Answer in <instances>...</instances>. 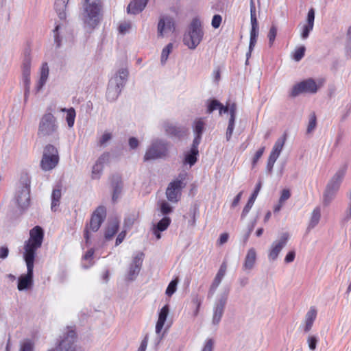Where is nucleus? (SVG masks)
<instances>
[{"label":"nucleus","instance_id":"obj_30","mask_svg":"<svg viewBox=\"0 0 351 351\" xmlns=\"http://www.w3.org/2000/svg\"><path fill=\"white\" fill-rule=\"evenodd\" d=\"M121 91L122 90L115 86V85L108 83L106 95L107 100L110 102L114 101L118 98Z\"/></svg>","mask_w":351,"mask_h":351},{"label":"nucleus","instance_id":"obj_21","mask_svg":"<svg viewBox=\"0 0 351 351\" xmlns=\"http://www.w3.org/2000/svg\"><path fill=\"white\" fill-rule=\"evenodd\" d=\"M49 74V69L47 62H43L40 67V77L34 88L35 93H38L45 85Z\"/></svg>","mask_w":351,"mask_h":351},{"label":"nucleus","instance_id":"obj_8","mask_svg":"<svg viewBox=\"0 0 351 351\" xmlns=\"http://www.w3.org/2000/svg\"><path fill=\"white\" fill-rule=\"evenodd\" d=\"M106 209L104 206H99L93 213L89 225H86L84 229V237L86 246L90 245V231L97 232L101 223L106 219Z\"/></svg>","mask_w":351,"mask_h":351},{"label":"nucleus","instance_id":"obj_13","mask_svg":"<svg viewBox=\"0 0 351 351\" xmlns=\"http://www.w3.org/2000/svg\"><path fill=\"white\" fill-rule=\"evenodd\" d=\"M317 89L315 81L312 78H308L295 84L291 88L289 95L291 97H295L303 93H315Z\"/></svg>","mask_w":351,"mask_h":351},{"label":"nucleus","instance_id":"obj_44","mask_svg":"<svg viewBox=\"0 0 351 351\" xmlns=\"http://www.w3.org/2000/svg\"><path fill=\"white\" fill-rule=\"evenodd\" d=\"M172 49H173V44L172 43H169L162 49V53H161V59H160V62L162 65H164L166 63V62L169 58V55L171 52Z\"/></svg>","mask_w":351,"mask_h":351},{"label":"nucleus","instance_id":"obj_62","mask_svg":"<svg viewBox=\"0 0 351 351\" xmlns=\"http://www.w3.org/2000/svg\"><path fill=\"white\" fill-rule=\"evenodd\" d=\"M346 54L347 57L351 58V35H350V28L348 29V38L346 45Z\"/></svg>","mask_w":351,"mask_h":351},{"label":"nucleus","instance_id":"obj_27","mask_svg":"<svg viewBox=\"0 0 351 351\" xmlns=\"http://www.w3.org/2000/svg\"><path fill=\"white\" fill-rule=\"evenodd\" d=\"M112 186L113 188L112 200L113 202H116L121 193L123 187L121 178L119 176H114L112 177Z\"/></svg>","mask_w":351,"mask_h":351},{"label":"nucleus","instance_id":"obj_45","mask_svg":"<svg viewBox=\"0 0 351 351\" xmlns=\"http://www.w3.org/2000/svg\"><path fill=\"white\" fill-rule=\"evenodd\" d=\"M95 250L93 248H90L85 253V254L82 256L83 261H89L90 264L86 265L82 263V267L84 269H88L93 265L92 262V259L94 255Z\"/></svg>","mask_w":351,"mask_h":351},{"label":"nucleus","instance_id":"obj_39","mask_svg":"<svg viewBox=\"0 0 351 351\" xmlns=\"http://www.w3.org/2000/svg\"><path fill=\"white\" fill-rule=\"evenodd\" d=\"M22 80L24 86V99L26 101L30 92V74H22Z\"/></svg>","mask_w":351,"mask_h":351},{"label":"nucleus","instance_id":"obj_59","mask_svg":"<svg viewBox=\"0 0 351 351\" xmlns=\"http://www.w3.org/2000/svg\"><path fill=\"white\" fill-rule=\"evenodd\" d=\"M254 202H252L250 200L247 201V204L244 206L243 211L241 215V219H243L249 213L250 210H251L252 207L253 206Z\"/></svg>","mask_w":351,"mask_h":351},{"label":"nucleus","instance_id":"obj_50","mask_svg":"<svg viewBox=\"0 0 351 351\" xmlns=\"http://www.w3.org/2000/svg\"><path fill=\"white\" fill-rule=\"evenodd\" d=\"M306 48L304 46H300L297 48L293 53V58L295 61L299 62L304 57L305 53Z\"/></svg>","mask_w":351,"mask_h":351},{"label":"nucleus","instance_id":"obj_33","mask_svg":"<svg viewBox=\"0 0 351 351\" xmlns=\"http://www.w3.org/2000/svg\"><path fill=\"white\" fill-rule=\"evenodd\" d=\"M32 57L30 51L26 50L22 62V74H31Z\"/></svg>","mask_w":351,"mask_h":351},{"label":"nucleus","instance_id":"obj_24","mask_svg":"<svg viewBox=\"0 0 351 351\" xmlns=\"http://www.w3.org/2000/svg\"><path fill=\"white\" fill-rule=\"evenodd\" d=\"M147 2L148 0H133L128 5V13L135 15L141 12L145 8Z\"/></svg>","mask_w":351,"mask_h":351},{"label":"nucleus","instance_id":"obj_43","mask_svg":"<svg viewBox=\"0 0 351 351\" xmlns=\"http://www.w3.org/2000/svg\"><path fill=\"white\" fill-rule=\"evenodd\" d=\"M221 106V102L215 99H209L207 101L206 112L208 114L212 113L215 110H218Z\"/></svg>","mask_w":351,"mask_h":351},{"label":"nucleus","instance_id":"obj_47","mask_svg":"<svg viewBox=\"0 0 351 351\" xmlns=\"http://www.w3.org/2000/svg\"><path fill=\"white\" fill-rule=\"evenodd\" d=\"M178 283V280L177 279L172 280L169 283L165 291L167 295L171 297L176 291Z\"/></svg>","mask_w":351,"mask_h":351},{"label":"nucleus","instance_id":"obj_35","mask_svg":"<svg viewBox=\"0 0 351 351\" xmlns=\"http://www.w3.org/2000/svg\"><path fill=\"white\" fill-rule=\"evenodd\" d=\"M320 217L321 209L317 206L312 212L308 228L311 229L315 228L318 224Z\"/></svg>","mask_w":351,"mask_h":351},{"label":"nucleus","instance_id":"obj_1","mask_svg":"<svg viewBox=\"0 0 351 351\" xmlns=\"http://www.w3.org/2000/svg\"><path fill=\"white\" fill-rule=\"evenodd\" d=\"M82 8V19L84 27L94 29L99 25L102 16L101 0H84Z\"/></svg>","mask_w":351,"mask_h":351},{"label":"nucleus","instance_id":"obj_41","mask_svg":"<svg viewBox=\"0 0 351 351\" xmlns=\"http://www.w3.org/2000/svg\"><path fill=\"white\" fill-rule=\"evenodd\" d=\"M205 123L202 119H199L194 121L193 123V132L195 136H202V134L204 130Z\"/></svg>","mask_w":351,"mask_h":351},{"label":"nucleus","instance_id":"obj_7","mask_svg":"<svg viewBox=\"0 0 351 351\" xmlns=\"http://www.w3.org/2000/svg\"><path fill=\"white\" fill-rule=\"evenodd\" d=\"M169 153V143L160 138L152 141L144 156V161L156 160L166 157Z\"/></svg>","mask_w":351,"mask_h":351},{"label":"nucleus","instance_id":"obj_11","mask_svg":"<svg viewBox=\"0 0 351 351\" xmlns=\"http://www.w3.org/2000/svg\"><path fill=\"white\" fill-rule=\"evenodd\" d=\"M27 266V274L18 278L17 288L19 291L27 290L33 285L34 261L24 259Z\"/></svg>","mask_w":351,"mask_h":351},{"label":"nucleus","instance_id":"obj_3","mask_svg":"<svg viewBox=\"0 0 351 351\" xmlns=\"http://www.w3.org/2000/svg\"><path fill=\"white\" fill-rule=\"evenodd\" d=\"M204 37L203 27L199 18L192 19L184 34L183 43L190 49H195L201 43Z\"/></svg>","mask_w":351,"mask_h":351},{"label":"nucleus","instance_id":"obj_63","mask_svg":"<svg viewBox=\"0 0 351 351\" xmlns=\"http://www.w3.org/2000/svg\"><path fill=\"white\" fill-rule=\"evenodd\" d=\"M34 343L31 341H26L22 343L20 351H33Z\"/></svg>","mask_w":351,"mask_h":351},{"label":"nucleus","instance_id":"obj_9","mask_svg":"<svg viewBox=\"0 0 351 351\" xmlns=\"http://www.w3.org/2000/svg\"><path fill=\"white\" fill-rule=\"evenodd\" d=\"M59 156L57 148L48 144L45 147L43 156L40 161V167L44 171L53 169L58 163Z\"/></svg>","mask_w":351,"mask_h":351},{"label":"nucleus","instance_id":"obj_32","mask_svg":"<svg viewBox=\"0 0 351 351\" xmlns=\"http://www.w3.org/2000/svg\"><path fill=\"white\" fill-rule=\"evenodd\" d=\"M65 29L64 25L56 24L55 29L53 31L54 43L56 48H60L62 46V34Z\"/></svg>","mask_w":351,"mask_h":351},{"label":"nucleus","instance_id":"obj_2","mask_svg":"<svg viewBox=\"0 0 351 351\" xmlns=\"http://www.w3.org/2000/svg\"><path fill=\"white\" fill-rule=\"evenodd\" d=\"M37 134L40 138H50L53 142L60 138L57 118L50 112L44 113L40 119Z\"/></svg>","mask_w":351,"mask_h":351},{"label":"nucleus","instance_id":"obj_12","mask_svg":"<svg viewBox=\"0 0 351 351\" xmlns=\"http://www.w3.org/2000/svg\"><path fill=\"white\" fill-rule=\"evenodd\" d=\"M180 180H176L171 182L166 190V196L167 199L172 203H177L181 197L182 189L185 187V183L183 182L184 176L180 175Z\"/></svg>","mask_w":351,"mask_h":351},{"label":"nucleus","instance_id":"obj_34","mask_svg":"<svg viewBox=\"0 0 351 351\" xmlns=\"http://www.w3.org/2000/svg\"><path fill=\"white\" fill-rule=\"evenodd\" d=\"M198 155L199 151L190 149L185 154L184 163L189 165L190 167L194 165L197 160Z\"/></svg>","mask_w":351,"mask_h":351},{"label":"nucleus","instance_id":"obj_52","mask_svg":"<svg viewBox=\"0 0 351 351\" xmlns=\"http://www.w3.org/2000/svg\"><path fill=\"white\" fill-rule=\"evenodd\" d=\"M250 23H258V20L256 14V5L254 0H250Z\"/></svg>","mask_w":351,"mask_h":351},{"label":"nucleus","instance_id":"obj_37","mask_svg":"<svg viewBox=\"0 0 351 351\" xmlns=\"http://www.w3.org/2000/svg\"><path fill=\"white\" fill-rule=\"evenodd\" d=\"M226 270H227V263L226 261H224L220 265V267H219L213 282H215L217 285H220L223 277L225 276V275L226 274Z\"/></svg>","mask_w":351,"mask_h":351},{"label":"nucleus","instance_id":"obj_36","mask_svg":"<svg viewBox=\"0 0 351 351\" xmlns=\"http://www.w3.org/2000/svg\"><path fill=\"white\" fill-rule=\"evenodd\" d=\"M250 36L249 44L250 45L251 48L254 47L258 36V23L251 24Z\"/></svg>","mask_w":351,"mask_h":351},{"label":"nucleus","instance_id":"obj_6","mask_svg":"<svg viewBox=\"0 0 351 351\" xmlns=\"http://www.w3.org/2000/svg\"><path fill=\"white\" fill-rule=\"evenodd\" d=\"M77 335L72 327H68L67 330L60 337L56 346L47 351H82L76 344Z\"/></svg>","mask_w":351,"mask_h":351},{"label":"nucleus","instance_id":"obj_46","mask_svg":"<svg viewBox=\"0 0 351 351\" xmlns=\"http://www.w3.org/2000/svg\"><path fill=\"white\" fill-rule=\"evenodd\" d=\"M308 346L311 351L315 350L319 338L316 335H309L306 339Z\"/></svg>","mask_w":351,"mask_h":351},{"label":"nucleus","instance_id":"obj_54","mask_svg":"<svg viewBox=\"0 0 351 351\" xmlns=\"http://www.w3.org/2000/svg\"><path fill=\"white\" fill-rule=\"evenodd\" d=\"M192 302H193V304H195L196 305L195 306V311L193 312V315L195 317H196L198 315V313H199V309H200L202 301L199 298L198 295H194L193 297Z\"/></svg>","mask_w":351,"mask_h":351},{"label":"nucleus","instance_id":"obj_10","mask_svg":"<svg viewBox=\"0 0 351 351\" xmlns=\"http://www.w3.org/2000/svg\"><path fill=\"white\" fill-rule=\"evenodd\" d=\"M228 298V291L223 292L216 298L213 308L212 324L219 325L224 314Z\"/></svg>","mask_w":351,"mask_h":351},{"label":"nucleus","instance_id":"obj_20","mask_svg":"<svg viewBox=\"0 0 351 351\" xmlns=\"http://www.w3.org/2000/svg\"><path fill=\"white\" fill-rule=\"evenodd\" d=\"M257 260V253L254 247L250 248L245 254L242 269L245 271H250L255 267Z\"/></svg>","mask_w":351,"mask_h":351},{"label":"nucleus","instance_id":"obj_22","mask_svg":"<svg viewBox=\"0 0 351 351\" xmlns=\"http://www.w3.org/2000/svg\"><path fill=\"white\" fill-rule=\"evenodd\" d=\"M230 118L228 121V125L226 130V140L228 141L230 140L234 129V123L236 119V113H237V104L235 103H232L230 107H228Z\"/></svg>","mask_w":351,"mask_h":351},{"label":"nucleus","instance_id":"obj_31","mask_svg":"<svg viewBox=\"0 0 351 351\" xmlns=\"http://www.w3.org/2000/svg\"><path fill=\"white\" fill-rule=\"evenodd\" d=\"M62 196L60 186H57L54 188L51 193V209L52 211L56 212L57 208L60 205V200Z\"/></svg>","mask_w":351,"mask_h":351},{"label":"nucleus","instance_id":"obj_60","mask_svg":"<svg viewBox=\"0 0 351 351\" xmlns=\"http://www.w3.org/2000/svg\"><path fill=\"white\" fill-rule=\"evenodd\" d=\"M314 21H315V10L313 8H311L307 14V19L306 22L307 23L306 25H311L312 27L314 26Z\"/></svg>","mask_w":351,"mask_h":351},{"label":"nucleus","instance_id":"obj_64","mask_svg":"<svg viewBox=\"0 0 351 351\" xmlns=\"http://www.w3.org/2000/svg\"><path fill=\"white\" fill-rule=\"evenodd\" d=\"M351 219V203L348 204L347 209L343 213L342 221L343 223L348 222Z\"/></svg>","mask_w":351,"mask_h":351},{"label":"nucleus","instance_id":"obj_15","mask_svg":"<svg viewBox=\"0 0 351 351\" xmlns=\"http://www.w3.org/2000/svg\"><path fill=\"white\" fill-rule=\"evenodd\" d=\"M162 127L165 134L171 138L180 139L183 138L187 132V129L185 127L177 123H173L169 121H163Z\"/></svg>","mask_w":351,"mask_h":351},{"label":"nucleus","instance_id":"obj_56","mask_svg":"<svg viewBox=\"0 0 351 351\" xmlns=\"http://www.w3.org/2000/svg\"><path fill=\"white\" fill-rule=\"evenodd\" d=\"M264 151H265V147H262L258 150L256 151V152L255 153L254 156L252 158V167H254L256 166L258 160L263 156Z\"/></svg>","mask_w":351,"mask_h":351},{"label":"nucleus","instance_id":"obj_48","mask_svg":"<svg viewBox=\"0 0 351 351\" xmlns=\"http://www.w3.org/2000/svg\"><path fill=\"white\" fill-rule=\"evenodd\" d=\"M104 167L101 165L95 162V164L93 167L92 169V178L93 179H99L101 176L103 171Z\"/></svg>","mask_w":351,"mask_h":351},{"label":"nucleus","instance_id":"obj_29","mask_svg":"<svg viewBox=\"0 0 351 351\" xmlns=\"http://www.w3.org/2000/svg\"><path fill=\"white\" fill-rule=\"evenodd\" d=\"M337 193L338 191L335 190L334 189H332L326 185L323 194V205L324 206H329L335 198Z\"/></svg>","mask_w":351,"mask_h":351},{"label":"nucleus","instance_id":"obj_19","mask_svg":"<svg viewBox=\"0 0 351 351\" xmlns=\"http://www.w3.org/2000/svg\"><path fill=\"white\" fill-rule=\"evenodd\" d=\"M348 165L346 164L341 166L334 174V176L330 178L326 185L339 191L341 184L346 173Z\"/></svg>","mask_w":351,"mask_h":351},{"label":"nucleus","instance_id":"obj_23","mask_svg":"<svg viewBox=\"0 0 351 351\" xmlns=\"http://www.w3.org/2000/svg\"><path fill=\"white\" fill-rule=\"evenodd\" d=\"M317 315V309L315 306H311L307 311L305 315L304 332H308L313 325L315 320L316 319Z\"/></svg>","mask_w":351,"mask_h":351},{"label":"nucleus","instance_id":"obj_57","mask_svg":"<svg viewBox=\"0 0 351 351\" xmlns=\"http://www.w3.org/2000/svg\"><path fill=\"white\" fill-rule=\"evenodd\" d=\"M316 124H317L316 116L315 114H311L309 121H308L307 130H306L307 133H311L313 130H314V129L316 127Z\"/></svg>","mask_w":351,"mask_h":351},{"label":"nucleus","instance_id":"obj_26","mask_svg":"<svg viewBox=\"0 0 351 351\" xmlns=\"http://www.w3.org/2000/svg\"><path fill=\"white\" fill-rule=\"evenodd\" d=\"M119 228V221L117 219L108 222L104 232L106 240L108 241L111 239L117 233Z\"/></svg>","mask_w":351,"mask_h":351},{"label":"nucleus","instance_id":"obj_4","mask_svg":"<svg viewBox=\"0 0 351 351\" xmlns=\"http://www.w3.org/2000/svg\"><path fill=\"white\" fill-rule=\"evenodd\" d=\"M44 232L41 227L36 226L29 232V238L25 242L23 258L35 261L36 251L42 245Z\"/></svg>","mask_w":351,"mask_h":351},{"label":"nucleus","instance_id":"obj_28","mask_svg":"<svg viewBox=\"0 0 351 351\" xmlns=\"http://www.w3.org/2000/svg\"><path fill=\"white\" fill-rule=\"evenodd\" d=\"M69 0H55L54 9L62 21L66 20V9Z\"/></svg>","mask_w":351,"mask_h":351},{"label":"nucleus","instance_id":"obj_38","mask_svg":"<svg viewBox=\"0 0 351 351\" xmlns=\"http://www.w3.org/2000/svg\"><path fill=\"white\" fill-rule=\"evenodd\" d=\"M62 112H66V121L69 128H72L74 125L75 119L76 116L75 110L73 108L69 109L64 108L62 110Z\"/></svg>","mask_w":351,"mask_h":351},{"label":"nucleus","instance_id":"obj_40","mask_svg":"<svg viewBox=\"0 0 351 351\" xmlns=\"http://www.w3.org/2000/svg\"><path fill=\"white\" fill-rule=\"evenodd\" d=\"M171 222V219L169 217L165 216L162 219H161L154 226V228L156 230L159 231H165L167 229Z\"/></svg>","mask_w":351,"mask_h":351},{"label":"nucleus","instance_id":"obj_49","mask_svg":"<svg viewBox=\"0 0 351 351\" xmlns=\"http://www.w3.org/2000/svg\"><path fill=\"white\" fill-rule=\"evenodd\" d=\"M112 135L110 132H105L99 138L97 145L100 147H105L106 143L112 139Z\"/></svg>","mask_w":351,"mask_h":351},{"label":"nucleus","instance_id":"obj_55","mask_svg":"<svg viewBox=\"0 0 351 351\" xmlns=\"http://www.w3.org/2000/svg\"><path fill=\"white\" fill-rule=\"evenodd\" d=\"M261 187H262V182H261V180H258V182H257V184L255 186V189H254L253 193H252V195L250 197L248 200H250L252 202H254L258 193H259V191H260Z\"/></svg>","mask_w":351,"mask_h":351},{"label":"nucleus","instance_id":"obj_25","mask_svg":"<svg viewBox=\"0 0 351 351\" xmlns=\"http://www.w3.org/2000/svg\"><path fill=\"white\" fill-rule=\"evenodd\" d=\"M169 312V306L168 304H165L160 311L158 314V319L156 324V332L157 334L160 333L165 323L167 320V316Z\"/></svg>","mask_w":351,"mask_h":351},{"label":"nucleus","instance_id":"obj_17","mask_svg":"<svg viewBox=\"0 0 351 351\" xmlns=\"http://www.w3.org/2000/svg\"><path fill=\"white\" fill-rule=\"evenodd\" d=\"M158 36L164 37L169 32H173L175 30V22L172 17L162 16L160 18L158 23Z\"/></svg>","mask_w":351,"mask_h":351},{"label":"nucleus","instance_id":"obj_61","mask_svg":"<svg viewBox=\"0 0 351 351\" xmlns=\"http://www.w3.org/2000/svg\"><path fill=\"white\" fill-rule=\"evenodd\" d=\"M222 21V17L219 14H215L212 19L211 25L213 28L217 29L219 27Z\"/></svg>","mask_w":351,"mask_h":351},{"label":"nucleus","instance_id":"obj_53","mask_svg":"<svg viewBox=\"0 0 351 351\" xmlns=\"http://www.w3.org/2000/svg\"><path fill=\"white\" fill-rule=\"evenodd\" d=\"M284 144H285L284 140H282L281 138L278 139L274 143V145L272 148L271 152L276 153V154L280 155L282 150Z\"/></svg>","mask_w":351,"mask_h":351},{"label":"nucleus","instance_id":"obj_58","mask_svg":"<svg viewBox=\"0 0 351 351\" xmlns=\"http://www.w3.org/2000/svg\"><path fill=\"white\" fill-rule=\"evenodd\" d=\"M313 27L308 25H304L302 27V32H301V38L304 40L306 39L311 33V32L313 30Z\"/></svg>","mask_w":351,"mask_h":351},{"label":"nucleus","instance_id":"obj_5","mask_svg":"<svg viewBox=\"0 0 351 351\" xmlns=\"http://www.w3.org/2000/svg\"><path fill=\"white\" fill-rule=\"evenodd\" d=\"M30 176L23 173L15 194L16 203L21 210H27L30 205Z\"/></svg>","mask_w":351,"mask_h":351},{"label":"nucleus","instance_id":"obj_18","mask_svg":"<svg viewBox=\"0 0 351 351\" xmlns=\"http://www.w3.org/2000/svg\"><path fill=\"white\" fill-rule=\"evenodd\" d=\"M129 76V71L126 67L119 69L110 79L109 82L117 88L123 89L125 86Z\"/></svg>","mask_w":351,"mask_h":351},{"label":"nucleus","instance_id":"obj_16","mask_svg":"<svg viewBox=\"0 0 351 351\" xmlns=\"http://www.w3.org/2000/svg\"><path fill=\"white\" fill-rule=\"evenodd\" d=\"M144 259V254L138 252L132 258L128 271L127 278L129 280H134L138 275Z\"/></svg>","mask_w":351,"mask_h":351},{"label":"nucleus","instance_id":"obj_42","mask_svg":"<svg viewBox=\"0 0 351 351\" xmlns=\"http://www.w3.org/2000/svg\"><path fill=\"white\" fill-rule=\"evenodd\" d=\"M278 28L276 25L272 24L267 34L269 46L271 47L275 42L277 36Z\"/></svg>","mask_w":351,"mask_h":351},{"label":"nucleus","instance_id":"obj_14","mask_svg":"<svg viewBox=\"0 0 351 351\" xmlns=\"http://www.w3.org/2000/svg\"><path fill=\"white\" fill-rule=\"evenodd\" d=\"M289 237V234L287 232H283L278 239L271 243L268 252L269 261L273 262L278 258L282 250L287 245Z\"/></svg>","mask_w":351,"mask_h":351},{"label":"nucleus","instance_id":"obj_51","mask_svg":"<svg viewBox=\"0 0 351 351\" xmlns=\"http://www.w3.org/2000/svg\"><path fill=\"white\" fill-rule=\"evenodd\" d=\"M160 209V212L164 215H169L173 212V207L165 201L161 202Z\"/></svg>","mask_w":351,"mask_h":351}]
</instances>
